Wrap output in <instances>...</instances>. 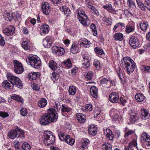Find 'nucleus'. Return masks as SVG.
<instances>
[{
    "label": "nucleus",
    "instance_id": "ea45409f",
    "mask_svg": "<svg viewBox=\"0 0 150 150\" xmlns=\"http://www.w3.org/2000/svg\"><path fill=\"white\" fill-rule=\"evenodd\" d=\"M123 35L121 33H117L113 36L114 39L116 40L121 41L123 39Z\"/></svg>",
    "mask_w": 150,
    "mask_h": 150
},
{
    "label": "nucleus",
    "instance_id": "e433bc0d",
    "mask_svg": "<svg viewBox=\"0 0 150 150\" xmlns=\"http://www.w3.org/2000/svg\"><path fill=\"white\" fill-rule=\"evenodd\" d=\"M129 146L131 150H133L134 148H137V143L135 140H133L129 144Z\"/></svg>",
    "mask_w": 150,
    "mask_h": 150
},
{
    "label": "nucleus",
    "instance_id": "6e6d98bb",
    "mask_svg": "<svg viewBox=\"0 0 150 150\" xmlns=\"http://www.w3.org/2000/svg\"><path fill=\"white\" fill-rule=\"evenodd\" d=\"M93 75V74L92 71H88L87 75L85 76V78L87 80H91L92 79Z\"/></svg>",
    "mask_w": 150,
    "mask_h": 150
},
{
    "label": "nucleus",
    "instance_id": "a211bd4d",
    "mask_svg": "<svg viewBox=\"0 0 150 150\" xmlns=\"http://www.w3.org/2000/svg\"><path fill=\"white\" fill-rule=\"evenodd\" d=\"M83 60H82V67L84 68H88L90 66V61L88 56L83 55Z\"/></svg>",
    "mask_w": 150,
    "mask_h": 150
},
{
    "label": "nucleus",
    "instance_id": "4468645a",
    "mask_svg": "<svg viewBox=\"0 0 150 150\" xmlns=\"http://www.w3.org/2000/svg\"><path fill=\"white\" fill-rule=\"evenodd\" d=\"M139 116L138 113L136 112H132L130 114V122L134 123L136 122L139 119Z\"/></svg>",
    "mask_w": 150,
    "mask_h": 150
},
{
    "label": "nucleus",
    "instance_id": "bf43d9fd",
    "mask_svg": "<svg viewBox=\"0 0 150 150\" xmlns=\"http://www.w3.org/2000/svg\"><path fill=\"white\" fill-rule=\"evenodd\" d=\"M104 21L107 25H110L112 24V21L110 20L108 18L105 17L104 18Z\"/></svg>",
    "mask_w": 150,
    "mask_h": 150
},
{
    "label": "nucleus",
    "instance_id": "49530a36",
    "mask_svg": "<svg viewBox=\"0 0 150 150\" xmlns=\"http://www.w3.org/2000/svg\"><path fill=\"white\" fill-rule=\"evenodd\" d=\"M90 28L92 30L93 32V34L94 36H96L97 35V30H96V27L94 24L92 23L91 26Z\"/></svg>",
    "mask_w": 150,
    "mask_h": 150
},
{
    "label": "nucleus",
    "instance_id": "0e129e2a",
    "mask_svg": "<svg viewBox=\"0 0 150 150\" xmlns=\"http://www.w3.org/2000/svg\"><path fill=\"white\" fill-rule=\"evenodd\" d=\"M21 113L23 116H26L27 114V110L25 108H22L21 110Z\"/></svg>",
    "mask_w": 150,
    "mask_h": 150
},
{
    "label": "nucleus",
    "instance_id": "58836bf2",
    "mask_svg": "<svg viewBox=\"0 0 150 150\" xmlns=\"http://www.w3.org/2000/svg\"><path fill=\"white\" fill-rule=\"evenodd\" d=\"M148 23L147 22H141L140 24V27L141 30L144 31H146Z\"/></svg>",
    "mask_w": 150,
    "mask_h": 150
},
{
    "label": "nucleus",
    "instance_id": "6ab92c4d",
    "mask_svg": "<svg viewBox=\"0 0 150 150\" xmlns=\"http://www.w3.org/2000/svg\"><path fill=\"white\" fill-rule=\"evenodd\" d=\"M50 27L47 25H42L41 26L40 31L41 35H43L48 33Z\"/></svg>",
    "mask_w": 150,
    "mask_h": 150
},
{
    "label": "nucleus",
    "instance_id": "7ed1b4c3",
    "mask_svg": "<svg viewBox=\"0 0 150 150\" xmlns=\"http://www.w3.org/2000/svg\"><path fill=\"white\" fill-rule=\"evenodd\" d=\"M9 137L11 139H14L17 138L19 139L21 142H22L24 139V132L23 130L17 127L16 129L11 130L8 134Z\"/></svg>",
    "mask_w": 150,
    "mask_h": 150
},
{
    "label": "nucleus",
    "instance_id": "603ef678",
    "mask_svg": "<svg viewBox=\"0 0 150 150\" xmlns=\"http://www.w3.org/2000/svg\"><path fill=\"white\" fill-rule=\"evenodd\" d=\"M22 46L23 48L25 50H27L29 49V46L28 44V42L26 41L22 42Z\"/></svg>",
    "mask_w": 150,
    "mask_h": 150
},
{
    "label": "nucleus",
    "instance_id": "c03bdc74",
    "mask_svg": "<svg viewBox=\"0 0 150 150\" xmlns=\"http://www.w3.org/2000/svg\"><path fill=\"white\" fill-rule=\"evenodd\" d=\"M117 27H119L122 29H123L125 28V26L124 23L120 22L118 23H116L114 26L113 28V30L114 31H115Z\"/></svg>",
    "mask_w": 150,
    "mask_h": 150
},
{
    "label": "nucleus",
    "instance_id": "7c9ffc66",
    "mask_svg": "<svg viewBox=\"0 0 150 150\" xmlns=\"http://www.w3.org/2000/svg\"><path fill=\"white\" fill-rule=\"evenodd\" d=\"M135 29V26L134 25H128L126 26L125 31L127 33L133 32Z\"/></svg>",
    "mask_w": 150,
    "mask_h": 150
},
{
    "label": "nucleus",
    "instance_id": "052dcab7",
    "mask_svg": "<svg viewBox=\"0 0 150 150\" xmlns=\"http://www.w3.org/2000/svg\"><path fill=\"white\" fill-rule=\"evenodd\" d=\"M13 19L16 20H19L21 19V15L17 12L13 13Z\"/></svg>",
    "mask_w": 150,
    "mask_h": 150
},
{
    "label": "nucleus",
    "instance_id": "338daca9",
    "mask_svg": "<svg viewBox=\"0 0 150 150\" xmlns=\"http://www.w3.org/2000/svg\"><path fill=\"white\" fill-rule=\"evenodd\" d=\"M139 7L143 11H145V7H146L144 5V4L142 2L138 5Z\"/></svg>",
    "mask_w": 150,
    "mask_h": 150
},
{
    "label": "nucleus",
    "instance_id": "79ce46f5",
    "mask_svg": "<svg viewBox=\"0 0 150 150\" xmlns=\"http://www.w3.org/2000/svg\"><path fill=\"white\" fill-rule=\"evenodd\" d=\"M21 148V150H30L31 147L28 143L24 142L22 144Z\"/></svg>",
    "mask_w": 150,
    "mask_h": 150
},
{
    "label": "nucleus",
    "instance_id": "f8f14e48",
    "mask_svg": "<svg viewBox=\"0 0 150 150\" xmlns=\"http://www.w3.org/2000/svg\"><path fill=\"white\" fill-rule=\"evenodd\" d=\"M52 50L53 53H55L60 56L63 55L65 53L64 50L62 47L54 46L52 47Z\"/></svg>",
    "mask_w": 150,
    "mask_h": 150
},
{
    "label": "nucleus",
    "instance_id": "4d7b16f0",
    "mask_svg": "<svg viewBox=\"0 0 150 150\" xmlns=\"http://www.w3.org/2000/svg\"><path fill=\"white\" fill-rule=\"evenodd\" d=\"M85 108L86 110L90 111H92L93 109L92 105L90 104H86L85 106Z\"/></svg>",
    "mask_w": 150,
    "mask_h": 150
},
{
    "label": "nucleus",
    "instance_id": "473e14b6",
    "mask_svg": "<svg viewBox=\"0 0 150 150\" xmlns=\"http://www.w3.org/2000/svg\"><path fill=\"white\" fill-rule=\"evenodd\" d=\"M76 91V87L75 86H70L69 88V94L74 96L75 95Z\"/></svg>",
    "mask_w": 150,
    "mask_h": 150
},
{
    "label": "nucleus",
    "instance_id": "2eb2a0df",
    "mask_svg": "<svg viewBox=\"0 0 150 150\" xmlns=\"http://www.w3.org/2000/svg\"><path fill=\"white\" fill-rule=\"evenodd\" d=\"M52 41L51 37H46L43 40V45L45 48H49L52 46Z\"/></svg>",
    "mask_w": 150,
    "mask_h": 150
},
{
    "label": "nucleus",
    "instance_id": "9b49d317",
    "mask_svg": "<svg viewBox=\"0 0 150 150\" xmlns=\"http://www.w3.org/2000/svg\"><path fill=\"white\" fill-rule=\"evenodd\" d=\"M72 109L67 105L62 104V105L61 113L64 116H67L68 114L71 111Z\"/></svg>",
    "mask_w": 150,
    "mask_h": 150
},
{
    "label": "nucleus",
    "instance_id": "72a5a7b5",
    "mask_svg": "<svg viewBox=\"0 0 150 150\" xmlns=\"http://www.w3.org/2000/svg\"><path fill=\"white\" fill-rule=\"evenodd\" d=\"M112 81H111L109 78H103L100 80V83L102 84H106L107 85H111V84L112 83Z\"/></svg>",
    "mask_w": 150,
    "mask_h": 150
},
{
    "label": "nucleus",
    "instance_id": "5701e85b",
    "mask_svg": "<svg viewBox=\"0 0 150 150\" xmlns=\"http://www.w3.org/2000/svg\"><path fill=\"white\" fill-rule=\"evenodd\" d=\"M90 90L92 96L95 98H97L98 90L97 87L95 86H92L90 88Z\"/></svg>",
    "mask_w": 150,
    "mask_h": 150
},
{
    "label": "nucleus",
    "instance_id": "cd10ccee",
    "mask_svg": "<svg viewBox=\"0 0 150 150\" xmlns=\"http://www.w3.org/2000/svg\"><path fill=\"white\" fill-rule=\"evenodd\" d=\"M149 136L146 133H143L142 135V137H143V140L144 142V144L148 146H150V138Z\"/></svg>",
    "mask_w": 150,
    "mask_h": 150
},
{
    "label": "nucleus",
    "instance_id": "dca6fc26",
    "mask_svg": "<svg viewBox=\"0 0 150 150\" xmlns=\"http://www.w3.org/2000/svg\"><path fill=\"white\" fill-rule=\"evenodd\" d=\"M141 117L142 119L146 120L149 117V110L144 108H142L140 112Z\"/></svg>",
    "mask_w": 150,
    "mask_h": 150
},
{
    "label": "nucleus",
    "instance_id": "20e7f679",
    "mask_svg": "<svg viewBox=\"0 0 150 150\" xmlns=\"http://www.w3.org/2000/svg\"><path fill=\"white\" fill-rule=\"evenodd\" d=\"M78 18L79 21L84 26L88 27L90 23V21L82 9L79 8L77 10Z\"/></svg>",
    "mask_w": 150,
    "mask_h": 150
},
{
    "label": "nucleus",
    "instance_id": "1a4fd4ad",
    "mask_svg": "<svg viewBox=\"0 0 150 150\" xmlns=\"http://www.w3.org/2000/svg\"><path fill=\"white\" fill-rule=\"evenodd\" d=\"M15 28L12 25L7 27L3 30V33L6 35L11 36L15 33Z\"/></svg>",
    "mask_w": 150,
    "mask_h": 150
},
{
    "label": "nucleus",
    "instance_id": "864d4df0",
    "mask_svg": "<svg viewBox=\"0 0 150 150\" xmlns=\"http://www.w3.org/2000/svg\"><path fill=\"white\" fill-rule=\"evenodd\" d=\"M111 146L109 144H104L102 146L104 150H111Z\"/></svg>",
    "mask_w": 150,
    "mask_h": 150
},
{
    "label": "nucleus",
    "instance_id": "8fccbe9b",
    "mask_svg": "<svg viewBox=\"0 0 150 150\" xmlns=\"http://www.w3.org/2000/svg\"><path fill=\"white\" fill-rule=\"evenodd\" d=\"M20 142L18 140H16L13 143L16 149L17 150L19 149H20Z\"/></svg>",
    "mask_w": 150,
    "mask_h": 150
},
{
    "label": "nucleus",
    "instance_id": "bb28decb",
    "mask_svg": "<svg viewBox=\"0 0 150 150\" xmlns=\"http://www.w3.org/2000/svg\"><path fill=\"white\" fill-rule=\"evenodd\" d=\"M49 66L53 71L56 70L57 68V65L56 62L53 60H50L49 62Z\"/></svg>",
    "mask_w": 150,
    "mask_h": 150
},
{
    "label": "nucleus",
    "instance_id": "f704fd0d",
    "mask_svg": "<svg viewBox=\"0 0 150 150\" xmlns=\"http://www.w3.org/2000/svg\"><path fill=\"white\" fill-rule=\"evenodd\" d=\"M61 10L63 11L67 16H69L71 14L70 9L65 6H62V8H61Z\"/></svg>",
    "mask_w": 150,
    "mask_h": 150
},
{
    "label": "nucleus",
    "instance_id": "4be33fe9",
    "mask_svg": "<svg viewBox=\"0 0 150 150\" xmlns=\"http://www.w3.org/2000/svg\"><path fill=\"white\" fill-rule=\"evenodd\" d=\"M11 83L13 85V86L15 85L16 86L20 88L22 86V83L20 79L17 77L16 76L14 80L11 82Z\"/></svg>",
    "mask_w": 150,
    "mask_h": 150
},
{
    "label": "nucleus",
    "instance_id": "09e8293b",
    "mask_svg": "<svg viewBox=\"0 0 150 150\" xmlns=\"http://www.w3.org/2000/svg\"><path fill=\"white\" fill-rule=\"evenodd\" d=\"M79 42L80 45H83L84 46H85L86 45H89L90 43V42L88 41V40L86 39L81 40V41H80Z\"/></svg>",
    "mask_w": 150,
    "mask_h": 150
},
{
    "label": "nucleus",
    "instance_id": "de8ad7c7",
    "mask_svg": "<svg viewBox=\"0 0 150 150\" xmlns=\"http://www.w3.org/2000/svg\"><path fill=\"white\" fill-rule=\"evenodd\" d=\"M103 8L109 11L110 12H112L113 11H114L112 6L111 4H109L106 5H104L103 6Z\"/></svg>",
    "mask_w": 150,
    "mask_h": 150
},
{
    "label": "nucleus",
    "instance_id": "774afa93",
    "mask_svg": "<svg viewBox=\"0 0 150 150\" xmlns=\"http://www.w3.org/2000/svg\"><path fill=\"white\" fill-rule=\"evenodd\" d=\"M32 87L33 90L38 91L40 88L39 86L36 84H34L32 86Z\"/></svg>",
    "mask_w": 150,
    "mask_h": 150
},
{
    "label": "nucleus",
    "instance_id": "13d9d810",
    "mask_svg": "<svg viewBox=\"0 0 150 150\" xmlns=\"http://www.w3.org/2000/svg\"><path fill=\"white\" fill-rule=\"evenodd\" d=\"M58 135L59 139L61 140L65 141L66 138L67 136H65L64 133H62L61 132L59 133L58 134Z\"/></svg>",
    "mask_w": 150,
    "mask_h": 150
},
{
    "label": "nucleus",
    "instance_id": "ddd939ff",
    "mask_svg": "<svg viewBox=\"0 0 150 150\" xmlns=\"http://www.w3.org/2000/svg\"><path fill=\"white\" fill-rule=\"evenodd\" d=\"M119 99V95L115 92H112L109 95V100L111 102L113 103H117Z\"/></svg>",
    "mask_w": 150,
    "mask_h": 150
},
{
    "label": "nucleus",
    "instance_id": "f03ea898",
    "mask_svg": "<svg viewBox=\"0 0 150 150\" xmlns=\"http://www.w3.org/2000/svg\"><path fill=\"white\" fill-rule=\"evenodd\" d=\"M135 62L129 57H124L121 61V66L126 69L127 74L132 73L136 67Z\"/></svg>",
    "mask_w": 150,
    "mask_h": 150
},
{
    "label": "nucleus",
    "instance_id": "69168bd1",
    "mask_svg": "<svg viewBox=\"0 0 150 150\" xmlns=\"http://www.w3.org/2000/svg\"><path fill=\"white\" fill-rule=\"evenodd\" d=\"M134 133V131L132 130H130L125 133L124 137H127L129 136L130 135H131Z\"/></svg>",
    "mask_w": 150,
    "mask_h": 150
},
{
    "label": "nucleus",
    "instance_id": "2f4dec72",
    "mask_svg": "<svg viewBox=\"0 0 150 150\" xmlns=\"http://www.w3.org/2000/svg\"><path fill=\"white\" fill-rule=\"evenodd\" d=\"M4 16L5 17V19L6 21H11V20L13 19V13H4Z\"/></svg>",
    "mask_w": 150,
    "mask_h": 150
},
{
    "label": "nucleus",
    "instance_id": "37998d69",
    "mask_svg": "<svg viewBox=\"0 0 150 150\" xmlns=\"http://www.w3.org/2000/svg\"><path fill=\"white\" fill-rule=\"evenodd\" d=\"M6 76L8 80L11 83L13 80H14V79H15L16 77V76L13 75L12 74L10 73L7 74Z\"/></svg>",
    "mask_w": 150,
    "mask_h": 150
},
{
    "label": "nucleus",
    "instance_id": "39448f33",
    "mask_svg": "<svg viewBox=\"0 0 150 150\" xmlns=\"http://www.w3.org/2000/svg\"><path fill=\"white\" fill-rule=\"evenodd\" d=\"M44 144L47 146H50L54 143V137L52 135V132L46 131L44 133Z\"/></svg>",
    "mask_w": 150,
    "mask_h": 150
},
{
    "label": "nucleus",
    "instance_id": "f257e3e1",
    "mask_svg": "<svg viewBox=\"0 0 150 150\" xmlns=\"http://www.w3.org/2000/svg\"><path fill=\"white\" fill-rule=\"evenodd\" d=\"M58 117L56 110L53 108L49 109L47 113L42 115L40 123L43 125H47L51 122H56Z\"/></svg>",
    "mask_w": 150,
    "mask_h": 150
},
{
    "label": "nucleus",
    "instance_id": "680f3d73",
    "mask_svg": "<svg viewBox=\"0 0 150 150\" xmlns=\"http://www.w3.org/2000/svg\"><path fill=\"white\" fill-rule=\"evenodd\" d=\"M93 64L95 66L96 69L97 70H99L100 69V62L97 60H95L93 63Z\"/></svg>",
    "mask_w": 150,
    "mask_h": 150
},
{
    "label": "nucleus",
    "instance_id": "a878e982",
    "mask_svg": "<svg viewBox=\"0 0 150 150\" xmlns=\"http://www.w3.org/2000/svg\"><path fill=\"white\" fill-rule=\"evenodd\" d=\"M47 104V100L45 98H42L38 102V106L40 108H44Z\"/></svg>",
    "mask_w": 150,
    "mask_h": 150
},
{
    "label": "nucleus",
    "instance_id": "aec40b11",
    "mask_svg": "<svg viewBox=\"0 0 150 150\" xmlns=\"http://www.w3.org/2000/svg\"><path fill=\"white\" fill-rule=\"evenodd\" d=\"M40 73L38 72H33L29 73L28 78L30 80H35L39 77Z\"/></svg>",
    "mask_w": 150,
    "mask_h": 150
},
{
    "label": "nucleus",
    "instance_id": "3c124183",
    "mask_svg": "<svg viewBox=\"0 0 150 150\" xmlns=\"http://www.w3.org/2000/svg\"><path fill=\"white\" fill-rule=\"evenodd\" d=\"M63 63L68 68H70L71 67V60L69 58L66 61L64 62Z\"/></svg>",
    "mask_w": 150,
    "mask_h": 150
},
{
    "label": "nucleus",
    "instance_id": "6e6552de",
    "mask_svg": "<svg viewBox=\"0 0 150 150\" xmlns=\"http://www.w3.org/2000/svg\"><path fill=\"white\" fill-rule=\"evenodd\" d=\"M129 44L134 49L136 48L140 45L139 40L134 36H132L129 40Z\"/></svg>",
    "mask_w": 150,
    "mask_h": 150
},
{
    "label": "nucleus",
    "instance_id": "9d476101",
    "mask_svg": "<svg viewBox=\"0 0 150 150\" xmlns=\"http://www.w3.org/2000/svg\"><path fill=\"white\" fill-rule=\"evenodd\" d=\"M41 8L43 13L46 15H48L50 12L51 8L49 4L47 2H42Z\"/></svg>",
    "mask_w": 150,
    "mask_h": 150
},
{
    "label": "nucleus",
    "instance_id": "a18cd8bd",
    "mask_svg": "<svg viewBox=\"0 0 150 150\" xmlns=\"http://www.w3.org/2000/svg\"><path fill=\"white\" fill-rule=\"evenodd\" d=\"M11 98L17 101L20 102L21 103L23 102V99L19 96L16 95H13L11 96Z\"/></svg>",
    "mask_w": 150,
    "mask_h": 150
},
{
    "label": "nucleus",
    "instance_id": "4c0bfd02",
    "mask_svg": "<svg viewBox=\"0 0 150 150\" xmlns=\"http://www.w3.org/2000/svg\"><path fill=\"white\" fill-rule=\"evenodd\" d=\"M106 131L108 132L106 134L107 138H108L110 140H112L113 138V134L111 131L109 129H107Z\"/></svg>",
    "mask_w": 150,
    "mask_h": 150
},
{
    "label": "nucleus",
    "instance_id": "5fc2aeb1",
    "mask_svg": "<svg viewBox=\"0 0 150 150\" xmlns=\"http://www.w3.org/2000/svg\"><path fill=\"white\" fill-rule=\"evenodd\" d=\"M141 69L142 71L150 72V66L142 65L141 67Z\"/></svg>",
    "mask_w": 150,
    "mask_h": 150
},
{
    "label": "nucleus",
    "instance_id": "e2e57ef3",
    "mask_svg": "<svg viewBox=\"0 0 150 150\" xmlns=\"http://www.w3.org/2000/svg\"><path fill=\"white\" fill-rule=\"evenodd\" d=\"M9 116V114L6 112H0V116L3 118Z\"/></svg>",
    "mask_w": 150,
    "mask_h": 150
},
{
    "label": "nucleus",
    "instance_id": "412c9836",
    "mask_svg": "<svg viewBox=\"0 0 150 150\" xmlns=\"http://www.w3.org/2000/svg\"><path fill=\"white\" fill-rule=\"evenodd\" d=\"M2 86L6 89H11L13 88V85L8 80H4L2 83Z\"/></svg>",
    "mask_w": 150,
    "mask_h": 150
},
{
    "label": "nucleus",
    "instance_id": "c9c22d12",
    "mask_svg": "<svg viewBox=\"0 0 150 150\" xmlns=\"http://www.w3.org/2000/svg\"><path fill=\"white\" fill-rule=\"evenodd\" d=\"M65 141L66 143L71 145H72L74 142V139L71 138L69 135H67Z\"/></svg>",
    "mask_w": 150,
    "mask_h": 150
},
{
    "label": "nucleus",
    "instance_id": "a19ab883",
    "mask_svg": "<svg viewBox=\"0 0 150 150\" xmlns=\"http://www.w3.org/2000/svg\"><path fill=\"white\" fill-rule=\"evenodd\" d=\"M94 51L97 54L99 55H102L104 54L103 50L99 47H96L94 49Z\"/></svg>",
    "mask_w": 150,
    "mask_h": 150
},
{
    "label": "nucleus",
    "instance_id": "0eeeda50",
    "mask_svg": "<svg viewBox=\"0 0 150 150\" xmlns=\"http://www.w3.org/2000/svg\"><path fill=\"white\" fill-rule=\"evenodd\" d=\"M14 62V71L17 74H20L23 71V68L21 64L18 61L15 60Z\"/></svg>",
    "mask_w": 150,
    "mask_h": 150
},
{
    "label": "nucleus",
    "instance_id": "b1692460",
    "mask_svg": "<svg viewBox=\"0 0 150 150\" xmlns=\"http://www.w3.org/2000/svg\"><path fill=\"white\" fill-rule=\"evenodd\" d=\"M77 119L79 122L83 123L86 120V116L83 114L78 113L76 115Z\"/></svg>",
    "mask_w": 150,
    "mask_h": 150
},
{
    "label": "nucleus",
    "instance_id": "f3484780",
    "mask_svg": "<svg viewBox=\"0 0 150 150\" xmlns=\"http://www.w3.org/2000/svg\"><path fill=\"white\" fill-rule=\"evenodd\" d=\"M119 110L113 108L111 109L110 113V115L114 120H116L119 117Z\"/></svg>",
    "mask_w": 150,
    "mask_h": 150
},
{
    "label": "nucleus",
    "instance_id": "c756f323",
    "mask_svg": "<svg viewBox=\"0 0 150 150\" xmlns=\"http://www.w3.org/2000/svg\"><path fill=\"white\" fill-rule=\"evenodd\" d=\"M88 132L90 134L94 135L97 133L96 127L93 125L91 126L88 129Z\"/></svg>",
    "mask_w": 150,
    "mask_h": 150
},
{
    "label": "nucleus",
    "instance_id": "c85d7f7f",
    "mask_svg": "<svg viewBox=\"0 0 150 150\" xmlns=\"http://www.w3.org/2000/svg\"><path fill=\"white\" fill-rule=\"evenodd\" d=\"M79 50V48L77 45L75 44H72L70 51L71 53L73 54H75L77 53Z\"/></svg>",
    "mask_w": 150,
    "mask_h": 150
},
{
    "label": "nucleus",
    "instance_id": "393cba45",
    "mask_svg": "<svg viewBox=\"0 0 150 150\" xmlns=\"http://www.w3.org/2000/svg\"><path fill=\"white\" fill-rule=\"evenodd\" d=\"M135 98L138 102H141L144 100L145 97L142 93H138L135 95Z\"/></svg>",
    "mask_w": 150,
    "mask_h": 150
},
{
    "label": "nucleus",
    "instance_id": "423d86ee",
    "mask_svg": "<svg viewBox=\"0 0 150 150\" xmlns=\"http://www.w3.org/2000/svg\"><path fill=\"white\" fill-rule=\"evenodd\" d=\"M26 62H28L33 67L38 69L41 66V61L40 59L36 57L32 56L29 57L26 60Z\"/></svg>",
    "mask_w": 150,
    "mask_h": 150
}]
</instances>
